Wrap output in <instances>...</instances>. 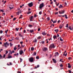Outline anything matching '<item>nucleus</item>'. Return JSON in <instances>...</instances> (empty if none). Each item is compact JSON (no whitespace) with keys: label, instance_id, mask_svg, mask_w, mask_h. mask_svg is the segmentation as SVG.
Returning <instances> with one entry per match:
<instances>
[{"label":"nucleus","instance_id":"e433bc0d","mask_svg":"<svg viewBox=\"0 0 73 73\" xmlns=\"http://www.w3.org/2000/svg\"><path fill=\"white\" fill-rule=\"evenodd\" d=\"M16 29L17 31H19V28H18V29L17 28H16Z\"/></svg>","mask_w":73,"mask_h":73},{"label":"nucleus","instance_id":"c03bdc74","mask_svg":"<svg viewBox=\"0 0 73 73\" xmlns=\"http://www.w3.org/2000/svg\"><path fill=\"white\" fill-rule=\"evenodd\" d=\"M36 59H39V57L38 56H37L36 57Z\"/></svg>","mask_w":73,"mask_h":73},{"label":"nucleus","instance_id":"c756f323","mask_svg":"<svg viewBox=\"0 0 73 73\" xmlns=\"http://www.w3.org/2000/svg\"><path fill=\"white\" fill-rule=\"evenodd\" d=\"M6 53H5V54H7L8 53V51H5Z\"/></svg>","mask_w":73,"mask_h":73},{"label":"nucleus","instance_id":"58836bf2","mask_svg":"<svg viewBox=\"0 0 73 73\" xmlns=\"http://www.w3.org/2000/svg\"><path fill=\"white\" fill-rule=\"evenodd\" d=\"M34 49V48L33 47H32L31 48V50L32 51H33Z\"/></svg>","mask_w":73,"mask_h":73},{"label":"nucleus","instance_id":"f8f14e48","mask_svg":"<svg viewBox=\"0 0 73 73\" xmlns=\"http://www.w3.org/2000/svg\"><path fill=\"white\" fill-rule=\"evenodd\" d=\"M67 53H66V51H65V52H64V54H63V55L65 56H67Z\"/></svg>","mask_w":73,"mask_h":73},{"label":"nucleus","instance_id":"6ab92c4d","mask_svg":"<svg viewBox=\"0 0 73 73\" xmlns=\"http://www.w3.org/2000/svg\"><path fill=\"white\" fill-rule=\"evenodd\" d=\"M11 6L10 7H9V8H10V9H12V8H13V7H12L11 6Z\"/></svg>","mask_w":73,"mask_h":73},{"label":"nucleus","instance_id":"9d476101","mask_svg":"<svg viewBox=\"0 0 73 73\" xmlns=\"http://www.w3.org/2000/svg\"><path fill=\"white\" fill-rule=\"evenodd\" d=\"M47 50V48H44L43 49V51L44 52H45Z\"/></svg>","mask_w":73,"mask_h":73},{"label":"nucleus","instance_id":"603ef678","mask_svg":"<svg viewBox=\"0 0 73 73\" xmlns=\"http://www.w3.org/2000/svg\"><path fill=\"white\" fill-rule=\"evenodd\" d=\"M69 73H71L72 72H71V70H69Z\"/></svg>","mask_w":73,"mask_h":73},{"label":"nucleus","instance_id":"79ce46f5","mask_svg":"<svg viewBox=\"0 0 73 73\" xmlns=\"http://www.w3.org/2000/svg\"><path fill=\"white\" fill-rule=\"evenodd\" d=\"M31 13V11H29V12H28V14H29L30 13Z\"/></svg>","mask_w":73,"mask_h":73},{"label":"nucleus","instance_id":"052dcab7","mask_svg":"<svg viewBox=\"0 0 73 73\" xmlns=\"http://www.w3.org/2000/svg\"><path fill=\"white\" fill-rule=\"evenodd\" d=\"M35 41L36 42L37 41V40L36 39H35Z\"/></svg>","mask_w":73,"mask_h":73},{"label":"nucleus","instance_id":"f03ea898","mask_svg":"<svg viewBox=\"0 0 73 73\" xmlns=\"http://www.w3.org/2000/svg\"><path fill=\"white\" fill-rule=\"evenodd\" d=\"M4 44L5 48H7V46H9V43H8L7 42H6V43H4Z\"/></svg>","mask_w":73,"mask_h":73},{"label":"nucleus","instance_id":"a211bd4d","mask_svg":"<svg viewBox=\"0 0 73 73\" xmlns=\"http://www.w3.org/2000/svg\"><path fill=\"white\" fill-rule=\"evenodd\" d=\"M65 19H68V17H67V16L66 14L65 15Z\"/></svg>","mask_w":73,"mask_h":73},{"label":"nucleus","instance_id":"f257e3e1","mask_svg":"<svg viewBox=\"0 0 73 73\" xmlns=\"http://www.w3.org/2000/svg\"><path fill=\"white\" fill-rule=\"evenodd\" d=\"M50 48H55V46L54 44H51L49 47Z\"/></svg>","mask_w":73,"mask_h":73},{"label":"nucleus","instance_id":"aec40b11","mask_svg":"<svg viewBox=\"0 0 73 73\" xmlns=\"http://www.w3.org/2000/svg\"><path fill=\"white\" fill-rule=\"evenodd\" d=\"M3 58V56H1V55L0 54V59H2Z\"/></svg>","mask_w":73,"mask_h":73},{"label":"nucleus","instance_id":"a878e982","mask_svg":"<svg viewBox=\"0 0 73 73\" xmlns=\"http://www.w3.org/2000/svg\"><path fill=\"white\" fill-rule=\"evenodd\" d=\"M41 37L40 36H39L37 37V39H40L41 38Z\"/></svg>","mask_w":73,"mask_h":73},{"label":"nucleus","instance_id":"bb28decb","mask_svg":"<svg viewBox=\"0 0 73 73\" xmlns=\"http://www.w3.org/2000/svg\"><path fill=\"white\" fill-rule=\"evenodd\" d=\"M42 34L44 35H46V34H45V33L44 32H43L42 33Z\"/></svg>","mask_w":73,"mask_h":73},{"label":"nucleus","instance_id":"7c9ffc66","mask_svg":"<svg viewBox=\"0 0 73 73\" xmlns=\"http://www.w3.org/2000/svg\"><path fill=\"white\" fill-rule=\"evenodd\" d=\"M16 49H17V48L15 47L14 48V50H16Z\"/></svg>","mask_w":73,"mask_h":73},{"label":"nucleus","instance_id":"412c9836","mask_svg":"<svg viewBox=\"0 0 73 73\" xmlns=\"http://www.w3.org/2000/svg\"><path fill=\"white\" fill-rule=\"evenodd\" d=\"M39 67V65H37V67H35V69H36L37 68H38Z\"/></svg>","mask_w":73,"mask_h":73},{"label":"nucleus","instance_id":"5701e85b","mask_svg":"<svg viewBox=\"0 0 73 73\" xmlns=\"http://www.w3.org/2000/svg\"><path fill=\"white\" fill-rule=\"evenodd\" d=\"M30 32L31 33H32L33 32V30H30Z\"/></svg>","mask_w":73,"mask_h":73},{"label":"nucleus","instance_id":"b1692460","mask_svg":"<svg viewBox=\"0 0 73 73\" xmlns=\"http://www.w3.org/2000/svg\"><path fill=\"white\" fill-rule=\"evenodd\" d=\"M15 40H19V37H16L15 38Z\"/></svg>","mask_w":73,"mask_h":73},{"label":"nucleus","instance_id":"72a5a7b5","mask_svg":"<svg viewBox=\"0 0 73 73\" xmlns=\"http://www.w3.org/2000/svg\"><path fill=\"white\" fill-rule=\"evenodd\" d=\"M69 29H70V30H71V31L72 30V28H71V27H70V26L69 27Z\"/></svg>","mask_w":73,"mask_h":73},{"label":"nucleus","instance_id":"393cba45","mask_svg":"<svg viewBox=\"0 0 73 73\" xmlns=\"http://www.w3.org/2000/svg\"><path fill=\"white\" fill-rule=\"evenodd\" d=\"M24 5L23 4L22 6H20V8H22V7H24Z\"/></svg>","mask_w":73,"mask_h":73},{"label":"nucleus","instance_id":"39448f33","mask_svg":"<svg viewBox=\"0 0 73 73\" xmlns=\"http://www.w3.org/2000/svg\"><path fill=\"white\" fill-rule=\"evenodd\" d=\"M28 5L30 7H31L33 6V3L31 2L28 4Z\"/></svg>","mask_w":73,"mask_h":73},{"label":"nucleus","instance_id":"423d86ee","mask_svg":"<svg viewBox=\"0 0 73 73\" xmlns=\"http://www.w3.org/2000/svg\"><path fill=\"white\" fill-rule=\"evenodd\" d=\"M61 12L60 11H59V12L60 14H63L64 13L65 11H61Z\"/></svg>","mask_w":73,"mask_h":73},{"label":"nucleus","instance_id":"2f4dec72","mask_svg":"<svg viewBox=\"0 0 73 73\" xmlns=\"http://www.w3.org/2000/svg\"><path fill=\"white\" fill-rule=\"evenodd\" d=\"M10 46H11L12 45H13V44H12V42L10 43Z\"/></svg>","mask_w":73,"mask_h":73},{"label":"nucleus","instance_id":"c85d7f7f","mask_svg":"<svg viewBox=\"0 0 73 73\" xmlns=\"http://www.w3.org/2000/svg\"><path fill=\"white\" fill-rule=\"evenodd\" d=\"M29 27H30V28H31V27H32V25H29Z\"/></svg>","mask_w":73,"mask_h":73},{"label":"nucleus","instance_id":"a19ab883","mask_svg":"<svg viewBox=\"0 0 73 73\" xmlns=\"http://www.w3.org/2000/svg\"><path fill=\"white\" fill-rule=\"evenodd\" d=\"M47 19H48V21H49V20H50V18L49 17H48Z\"/></svg>","mask_w":73,"mask_h":73},{"label":"nucleus","instance_id":"680f3d73","mask_svg":"<svg viewBox=\"0 0 73 73\" xmlns=\"http://www.w3.org/2000/svg\"><path fill=\"white\" fill-rule=\"evenodd\" d=\"M58 13V12H57L55 13V14L56 15V14H57Z\"/></svg>","mask_w":73,"mask_h":73},{"label":"nucleus","instance_id":"37998d69","mask_svg":"<svg viewBox=\"0 0 73 73\" xmlns=\"http://www.w3.org/2000/svg\"><path fill=\"white\" fill-rule=\"evenodd\" d=\"M0 33L1 34L3 33V31H0Z\"/></svg>","mask_w":73,"mask_h":73},{"label":"nucleus","instance_id":"49530a36","mask_svg":"<svg viewBox=\"0 0 73 73\" xmlns=\"http://www.w3.org/2000/svg\"><path fill=\"white\" fill-rule=\"evenodd\" d=\"M17 15H19V12H18L17 13Z\"/></svg>","mask_w":73,"mask_h":73},{"label":"nucleus","instance_id":"a18cd8bd","mask_svg":"<svg viewBox=\"0 0 73 73\" xmlns=\"http://www.w3.org/2000/svg\"><path fill=\"white\" fill-rule=\"evenodd\" d=\"M5 54H4L3 55V58H5Z\"/></svg>","mask_w":73,"mask_h":73},{"label":"nucleus","instance_id":"ea45409f","mask_svg":"<svg viewBox=\"0 0 73 73\" xmlns=\"http://www.w3.org/2000/svg\"><path fill=\"white\" fill-rule=\"evenodd\" d=\"M68 24H67L66 25V28H68Z\"/></svg>","mask_w":73,"mask_h":73},{"label":"nucleus","instance_id":"e2e57ef3","mask_svg":"<svg viewBox=\"0 0 73 73\" xmlns=\"http://www.w3.org/2000/svg\"><path fill=\"white\" fill-rule=\"evenodd\" d=\"M59 35L58 34L57 35V37H59Z\"/></svg>","mask_w":73,"mask_h":73},{"label":"nucleus","instance_id":"0eeeda50","mask_svg":"<svg viewBox=\"0 0 73 73\" xmlns=\"http://www.w3.org/2000/svg\"><path fill=\"white\" fill-rule=\"evenodd\" d=\"M33 16H31V17L30 18V21H33L32 20H33Z\"/></svg>","mask_w":73,"mask_h":73},{"label":"nucleus","instance_id":"9b49d317","mask_svg":"<svg viewBox=\"0 0 73 73\" xmlns=\"http://www.w3.org/2000/svg\"><path fill=\"white\" fill-rule=\"evenodd\" d=\"M8 58H12V56H9V54L8 55Z\"/></svg>","mask_w":73,"mask_h":73},{"label":"nucleus","instance_id":"0e129e2a","mask_svg":"<svg viewBox=\"0 0 73 73\" xmlns=\"http://www.w3.org/2000/svg\"><path fill=\"white\" fill-rule=\"evenodd\" d=\"M56 21H54V22H53V23H56Z\"/></svg>","mask_w":73,"mask_h":73},{"label":"nucleus","instance_id":"3c124183","mask_svg":"<svg viewBox=\"0 0 73 73\" xmlns=\"http://www.w3.org/2000/svg\"><path fill=\"white\" fill-rule=\"evenodd\" d=\"M42 13V12L41 11H40L39 13V14L40 15H41Z\"/></svg>","mask_w":73,"mask_h":73},{"label":"nucleus","instance_id":"dca6fc26","mask_svg":"<svg viewBox=\"0 0 73 73\" xmlns=\"http://www.w3.org/2000/svg\"><path fill=\"white\" fill-rule=\"evenodd\" d=\"M63 27V25H60L59 26L60 28L61 29Z\"/></svg>","mask_w":73,"mask_h":73},{"label":"nucleus","instance_id":"2eb2a0df","mask_svg":"<svg viewBox=\"0 0 73 73\" xmlns=\"http://www.w3.org/2000/svg\"><path fill=\"white\" fill-rule=\"evenodd\" d=\"M53 61H54V63H56V60H55L54 59H53Z\"/></svg>","mask_w":73,"mask_h":73},{"label":"nucleus","instance_id":"13d9d810","mask_svg":"<svg viewBox=\"0 0 73 73\" xmlns=\"http://www.w3.org/2000/svg\"><path fill=\"white\" fill-rule=\"evenodd\" d=\"M22 17H21V16H20L19 17V19H22Z\"/></svg>","mask_w":73,"mask_h":73},{"label":"nucleus","instance_id":"ddd939ff","mask_svg":"<svg viewBox=\"0 0 73 73\" xmlns=\"http://www.w3.org/2000/svg\"><path fill=\"white\" fill-rule=\"evenodd\" d=\"M68 67L69 68H71V66L70 65V63H68Z\"/></svg>","mask_w":73,"mask_h":73},{"label":"nucleus","instance_id":"338daca9","mask_svg":"<svg viewBox=\"0 0 73 73\" xmlns=\"http://www.w3.org/2000/svg\"><path fill=\"white\" fill-rule=\"evenodd\" d=\"M17 73H21V72H20L18 71V72Z\"/></svg>","mask_w":73,"mask_h":73},{"label":"nucleus","instance_id":"f704fd0d","mask_svg":"<svg viewBox=\"0 0 73 73\" xmlns=\"http://www.w3.org/2000/svg\"><path fill=\"white\" fill-rule=\"evenodd\" d=\"M62 7V5H60V6H59V7L60 8H61V7Z\"/></svg>","mask_w":73,"mask_h":73},{"label":"nucleus","instance_id":"69168bd1","mask_svg":"<svg viewBox=\"0 0 73 73\" xmlns=\"http://www.w3.org/2000/svg\"><path fill=\"white\" fill-rule=\"evenodd\" d=\"M51 21H52V22H53V23H54V21H53V20H52V19L51 20Z\"/></svg>","mask_w":73,"mask_h":73},{"label":"nucleus","instance_id":"6e6d98bb","mask_svg":"<svg viewBox=\"0 0 73 73\" xmlns=\"http://www.w3.org/2000/svg\"><path fill=\"white\" fill-rule=\"evenodd\" d=\"M16 19V18H14V19H13V21H15V20Z\"/></svg>","mask_w":73,"mask_h":73},{"label":"nucleus","instance_id":"bf43d9fd","mask_svg":"<svg viewBox=\"0 0 73 73\" xmlns=\"http://www.w3.org/2000/svg\"><path fill=\"white\" fill-rule=\"evenodd\" d=\"M40 29L39 28L38 29V31H40Z\"/></svg>","mask_w":73,"mask_h":73},{"label":"nucleus","instance_id":"09e8293b","mask_svg":"<svg viewBox=\"0 0 73 73\" xmlns=\"http://www.w3.org/2000/svg\"><path fill=\"white\" fill-rule=\"evenodd\" d=\"M4 11L3 9L1 10V12H4V11Z\"/></svg>","mask_w":73,"mask_h":73},{"label":"nucleus","instance_id":"4be33fe9","mask_svg":"<svg viewBox=\"0 0 73 73\" xmlns=\"http://www.w3.org/2000/svg\"><path fill=\"white\" fill-rule=\"evenodd\" d=\"M53 38L54 39H56V36L55 35H54V36L53 37Z\"/></svg>","mask_w":73,"mask_h":73},{"label":"nucleus","instance_id":"1a4fd4ad","mask_svg":"<svg viewBox=\"0 0 73 73\" xmlns=\"http://www.w3.org/2000/svg\"><path fill=\"white\" fill-rule=\"evenodd\" d=\"M23 53V51L22 50H21L19 51L20 54H22Z\"/></svg>","mask_w":73,"mask_h":73},{"label":"nucleus","instance_id":"864d4df0","mask_svg":"<svg viewBox=\"0 0 73 73\" xmlns=\"http://www.w3.org/2000/svg\"><path fill=\"white\" fill-rule=\"evenodd\" d=\"M20 43L21 44H23V42H20Z\"/></svg>","mask_w":73,"mask_h":73},{"label":"nucleus","instance_id":"6e6552de","mask_svg":"<svg viewBox=\"0 0 73 73\" xmlns=\"http://www.w3.org/2000/svg\"><path fill=\"white\" fill-rule=\"evenodd\" d=\"M55 56H58L59 55V53L58 52H56L55 53Z\"/></svg>","mask_w":73,"mask_h":73},{"label":"nucleus","instance_id":"7ed1b4c3","mask_svg":"<svg viewBox=\"0 0 73 73\" xmlns=\"http://www.w3.org/2000/svg\"><path fill=\"white\" fill-rule=\"evenodd\" d=\"M29 60L31 62H33V58H30L29 59Z\"/></svg>","mask_w":73,"mask_h":73},{"label":"nucleus","instance_id":"f3484780","mask_svg":"<svg viewBox=\"0 0 73 73\" xmlns=\"http://www.w3.org/2000/svg\"><path fill=\"white\" fill-rule=\"evenodd\" d=\"M36 54V53L34 52V53L33 54V56H35Z\"/></svg>","mask_w":73,"mask_h":73},{"label":"nucleus","instance_id":"4d7b16f0","mask_svg":"<svg viewBox=\"0 0 73 73\" xmlns=\"http://www.w3.org/2000/svg\"><path fill=\"white\" fill-rule=\"evenodd\" d=\"M7 2V1H5L4 3V4H5V3H6V2Z\"/></svg>","mask_w":73,"mask_h":73},{"label":"nucleus","instance_id":"cd10ccee","mask_svg":"<svg viewBox=\"0 0 73 73\" xmlns=\"http://www.w3.org/2000/svg\"><path fill=\"white\" fill-rule=\"evenodd\" d=\"M19 36H21V37H23V36L22 35H21V34L19 33Z\"/></svg>","mask_w":73,"mask_h":73},{"label":"nucleus","instance_id":"4c0bfd02","mask_svg":"<svg viewBox=\"0 0 73 73\" xmlns=\"http://www.w3.org/2000/svg\"><path fill=\"white\" fill-rule=\"evenodd\" d=\"M8 29H7V31H5V33H6V34L7 33V32H8Z\"/></svg>","mask_w":73,"mask_h":73},{"label":"nucleus","instance_id":"473e14b6","mask_svg":"<svg viewBox=\"0 0 73 73\" xmlns=\"http://www.w3.org/2000/svg\"><path fill=\"white\" fill-rule=\"evenodd\" d=\"M60 40L61 41H63V40L62 39V38L61 37H60Z\"/></svg>","mask_w":73,"mask_h":73},{"label":"nucleus","instance_id":"774afa93","mask_svg":"<svg viewBox=\"0 0 73 73\" xmlns=\"http://www.w3.org/2000/svg\"><path fill=\"white\" fill-rule=\"evenodd\" d=\"M65 5H67V3L66 2H65L64 3Z\"/></svg>","mask_w":73,"mask_h":73},{"label":"nucleus","instance_id":"c9c22d12","mask_svg":"<svg viewBox=\"0 0 73 73\" xmlns=\"http://www.w3.org/2000/svg\"><path fill=\"white\" fill-rule=\"evenodd\" d=\"M20 62H22V61H23V59H22L21 58H20Z\"/></svg>","mask_w":73,"mask_h":73},{"label":"nucleus","instance_id":"8fccbe9b","mask_svg":"<svg viewBox=\"0 0 73 73\" xmlns=\"http://www.w3.org/2000/svg\"><path fill=\"white\" fill-rule=\"evenodd\" d=\"M72 58L71 57H69V58H68V60H70Z\"/></svg>","mask_w":73,"mask_h":73},{"label":"nucleus","instance_id":"de8ad7c7","mask_svg":"<svg viewBox=\"0 0 73 73\" xmlns=\"http://www.w3.org/2000/svg\"><path fill=\"white\" fill-rule=\"evenodd\" d=\"M44 41H42L41 42V43L42 44H44Z\"/></svg>","mask_w":73,"mask_h":73},{"label":"nucleus","instance_id":"20e7f679","mask_svg":"<svg viewBox=\"0 0 73 73\" xmlns=\"http://www.w3.org/2000/svg\"><path fill=\"white\" fill-rule=\"evenodd\" d=\"M44 6V3H42L41 4H40V5L39 6V8L40 9H41V8H42Z\"/></svg>","mask_w":73,"mask_h":73},{"label":"nucleus","instance_id":"4468645a","mask_svg":"<svg viewBox=\"0 0 73 73\" xmlns=\"http://www.w3.org/2000/svg\"><path fill=\"white\" fill-rule=\"evenodd\" d=\"M54 31L56 32V33H57V32L59 31V30L58 29H57L56 30H55Z\"/></svg>","mask_w":73,"mask_h":73},{"label":"nucleus","instance_id":"5fc2aeb1","mask_svg":"<svg viewBox=\"0 0 73 73\" xmlns=\"http://www.w3.org/2000/svg\"><path fill=\"white\" fill-rule=\"evenodd\" d=\"M25 32H26V31H25V30H24L23 31V32L24 33H25Z\"/></svg>","mask_w":73,"mask_h":73}]
</instances>
